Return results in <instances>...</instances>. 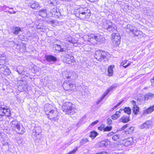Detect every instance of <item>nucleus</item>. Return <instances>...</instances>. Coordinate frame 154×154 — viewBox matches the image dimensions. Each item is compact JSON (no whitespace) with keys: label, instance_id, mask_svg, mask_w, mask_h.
<instances>
[{"label":"nucleus","instance_id":"obj_1","mask_svg":"<svg viewBox=\"0 0 154 154\" xmlns=\"http://www.w3.org/2000/svg\"><path fill=\"white\" fill-rule=\"evenodd\" d=\"M75 105L70 102H66L64 103L63 106L62 110L63 112L66 113V114L69 115H73L75 112Z\"/></svg>","mask_w":154,"mask_h":154},{"label":"nucleus","instance_id":"obj_2","mask_svg":"<svg viewBox=\"0 0 154 154\" xmlns=\"http://www.w3.org/2000/svg\"><path fill=\"white\" fill-rule=\"evenodd\" d=\"M11 128L18 134H22L25 132V128L16 120L13 121L11 122Z\"/></svg>","mask_w":154,"mask_h":154},{"label":"nucleus","instance_id":"obj_3","mask_svg":"<svg viewBox=\"0 0 154 154\" xmlns=\"http://www.w3.org/2000/svg\"><path fill=\"white\" fill-rule=\"evenodd\" d=\"M103 27L104 30L111 32L115 30L116 28L115 25L109 20H106L103 22Z\"/></svg>","mask_w":154,"mask_h":154},{"label":"nucleus","instance_id":"obj_4","mask_svg":"<svg viewBox=\"0 0 154 154\" xmlns=\"http://www.w3.org/2000/svg\"><path fill=\"white\" fill-rule=\"evenodd\" d=\"M42 130L39 127H36L32 130V137L35 140H39L42 137Z\"/></svg>","mask_w":154,"mask_h":154},{"label":"nucleus","instance_id":"obj_5","mask_svg":"<svg viewBox=\"0 0 154 154\" xmlns=\"http://www.w3.org/2000/svg\"><path fill=\"white\" fill-rule=\"evenodd\" d=\"M54 107L51 105L46 104L44 106V110L47 116L53 114L58 115L57 110H54Z\"/></svg>","mask_w":154,"mask_h":154},{"label":"nucleus","instance_id":"obj_6","mask_svg":"<svg viewBox=\"0 0 154 154\" xmlns=\"http://www.w3.org/2000/svg\"><path fill=\"white\" fill-rule=\"evenodd\" d=\"M104 38L99 35H92L91 38H89L88 41L91 43H96L97 42H103Z\"/></svg>","mask_w":154,"mask_h":154},{"label":"nucleus","instance_id":"obj_7","mask_svg":"<svg viewBox=\"0 0 154 154\" xmlns=\"http://www.w3.org/2000/svg\"><path fill=\"white\" fill-rule=\"evenodd\" d=\"M79 12V17L82 18H88L91 15L90 11L87 8H80Z\"/></svg>","mask_w":154,"mask_h":154},{"label":"nucleus","instance_id":"obj_8","mask_svg":"<svg viewBox=\"0 0 154 154\" xmlns=\"http://www.w3.org/2000/svg\"><path fill=\"white\" fill-rule=\"evenodd\" d=\"M53 48L58 51L62 52L66 51V47L64 42L58 41V44H55L53 45Z\"/></svg>","mask_w":154,"mask_h":154},{"label":"nucleus","instance_id":"obj_9","mask_svg":"<svg viewBox=\"0 0 154 154\" xmlns=\"http://www.w3.org/2000/svg\"><path fill=\"white\" fill-rule=\"evenodd\" d=\"M106 55L105 51L99 50L95 52L94 57L97 60L101 61L103 59L106 58Z\"/></svg>","mask_w":154,"mask_h":154},{"label":"nucleus","instance_id":"obj_10","mask_svg":"<svg viewBox=\"0 0 154 154\" xmlns=\"http://www.w3.org/2000/svg\"><path fill=\"white\" fill-rule=\"evenodd\" d=\"M120 36L118 33H113L112 34L111 39L116 46L120 44Z\"/></svg>","mask_w":154,"mask_h":154},{"label":"nucleus","instance_id":"obj_11","mask_svg":"<svg viewBox=\"0 0 154 154\" xmlns=\"http://www.w3.org/2000/svg\"><path fill=\"white\" fill-rule=\"evenodd\" d=\"M66 77L67 79L74 80L78 78V75L74 72H69L66 74Z\"/></svg>","mask_w":154,"mask_h":154},{"label":"nucleus","instance_id":"obj_12","mask_svg":"<svg viewBox=\"0 0 154 154\" xmlns=\"http://www.w3.org/2000/svg\"><path fill=\"white\" fill-rule=\"evenodd\" d=\"M37 13L39 16L42 17L46 18L47 17V9L45 8H43L38 11Z\"/></svg>","mask_w":154,"mask_h":154},{"label":"nucleus","instance_id":"obj_13","mask_svg":"<svg viewBox=\"0 0 154 154\" xmlns=\"http://www.w3.org/2000/svg\"><path fill=\"white\" fill-rule=\"evenodd\" d=\"M45 59L49 62H55L57 61V58L51 55H46L45 56Z\"/></svg>","mask_w":154,"mask_h":154},{"label":"nucleus","instance_id":"obj_14","mask_svg":"<svg viewBox=\"0 0 154 154\" xmlns=\"http://www.w3.org/2000/svg\"><path fill=\"white\" fill-rule=\"evenodd\" d=\"M51 13L52 14V16L58 17L60 15V13L59 10L57 8H54L51 11Z\"/></svg>","mask_w":154,"mask_h":154},{"label":"nucleus","instance_id":"obj_15","mask_svg":"<svg viewBox=\"0 0 154 154\" xmlns=\"http://www.w3.org/2000/svg\"><path fill=\"white\" fill-rule=\"evenodd\" d=\"M29 5L33 9H38L40 8L39 4L37 2L33 1L29 3Z\"/></svg>","mask_w":154,"mask_h":154},{"label":"nucleus","instance_id":"obj_16","mask_svg":"<svg viewBox=\"0 0 154 154\" xmlns=\"http://www.w3.org/2000/svg\"><path fill=\"white\" fill-rule=\"evenodd\" d=\"M135 28L136 27L135 26L132 25L128 24L125 26V29L127 32L129 33L131 32L132 33H133Z\"/></svg>","mask_w":154,"mask_h":154},{"label":"nucleus","instance_id":"obj_17","mask_svg":"<svg viewBox=\"0 0 154 154\" xmlns=\"http://www.w3.org/2000/svg\"><path fill=\"white\" fill-rule=\"evenodd\" d=\"M66 62L68 64H70L71 65L73 63V61H74V57L72 55H67L66 56H65Z\"/></svg>","mask_w":154,"mask_h":154},{"label":"nucleus","instance_id":"obj_18","mask_svg":"<svg viewBox=\"0 0 154 154\" xmlns=\"http://www.w3.org/2000/svg\"><path fill=\"white\" fill-rule=\"evenodd\" d=\"M152 122H147L140 126V128L142 129L148 128L152 127Z\"/></svg>","mask_w":154,"mask_h":154},{"label":"nucleus","instance_id":"obj_19","mask_svg":"<svg viewBox=\"0 0 154 154\" xmlns=\"http://www.w3.org/2000/svg\"><path fill=\"white\" fill-rule=\"evenodd\" d=\"M133 35H134L135 36H137L139 38H141L143 36V32L141 31L137 30L136 28L133 33H132Z\"/></svg>","mask_w":154,"mask_h":154},{"label":"nucleus","instance_id":"obj_20","mask_svg":"<svg viewBox=\"0 0 154 154\" xmlns=\"http://www.w3.org/2000/svg\"><path fill=\"white\" fill-rule=\"evenodd\" d=\"M132 141V138H128L127 139H124L123 140V144L125 146H128L130 145Z\"/></svg>","mask_w":154,"mask_h":154},{"label":"nucleus","instance_id":"obj_21","mask_svg":"<svg viewBox=\"0 0 154 154\" xmlns=\"http://www.w3.org/2000/svg\"><path fill=\"white\" fill-rule=\"evenodd\" d=\"M1 110L0 112H3L5 116H9V115L10 114V111L9 109L7 108L6 109L4 107H1L0 108Z\"/></svg>","mask_w":154,"mask_h":154},{"label":"nucleus","instance_id":"obj_22","mask_svg":"<svg viewBox=\"0 0 154 154\" xmlns=\"http://www.w3.org/2000/svg\"><path fill=\"white\" fill-rule=\"evenodd\" d=\"M12 31L14 34L17 35L21 31V29L19 27H14L12 28Z\"/></svg>","mask_w":154,"mask_h":154},{"label":"nucleus","instance_id":"obj_23","mask_svg":"<svg viewBox=\"0 0 154 154\" xmlns=\"http://www.w3.org/2000/svg\"><path fill=\"white\" fill-rule=\"evenodd\" d=\"M118 85L116 84H115L112 85L107 90L106 92H104V94L106 96L111 91L113 90L114 89H115L118 86Z\"/></svg>","mask_w":154,"mask_h":154},{"label":"nucleus","instance_id":"obj_24","mask_svg":"<svg viewBox=\"0 0 154 154\" xmlns=\"http://www.w3.org/2000/svg\"><path fill=\"white\" fill-rule=\"evenodd\" d=\"M17 71L19 73V74H22L23 75L24 74L25 72L24 71V68L22 66H19L16 69Z\"/></svg>","mask_w":154,"mask_h":154},{"label":"nucleus","instance_id":"obj_25","mask_svg":"<svg viewBox=\"0 0 154 154\" xmlns=\"http://www.w3.org/2000/svg\"><path fill=\"white\" fill-rule=\"evenodd\" d=\"M154 110V105L144 111V113L145 114H147L152 112Z\"/></svg>","mask_w":154,"mask_h":154},{"label":"nucleus","instance_id":"obj_26","mask_svg":"<svg viewBox=\"0 0 154 154\" xmlns=\"http://www.w3.org/2000/svg\"><path fill=\"white\" fill-rule=\"evenodd\" d=\"M70 82L69 81H65L63 84V87L64 89L66 91H68L69 89Z\"/></svg>","mask_w":154,"mask_h":154},{"label":"nucleus","instance_id":"obj_27","mask_svg":"<svg viewBox=\"0 0 154 154\" xmlns=\"http://www.w3.org/2000/svg\"><path fill=\"white\" fill-rule=\"evenodd\" d=\"M154 97V94L149 93L148 94H146L144 96V100H151Z\"/></svg>","mask_w":154,"mask_h":154},{"label":"nucleus","instance_id":"obj_28","mask_svg":"<svg viewBox=\"0 0 154 154\" xmlns=\"http://www.w3.org/2000/svg\"><path fill=\"white\" fill-rule=\"evenodd\" d=\"M120 110L121 111H124V112L128 115H130L131 113V109L128 107H125L124 109H120Z\"/></svg>","mask_w":154,"mask_h":154},{"label":"nucleus","instance_id":"obj_29","mask_svg":"<svg viewBox=\"0 0 154 154\" xmlns=\"http://www.w3.org/2000/svg\"><path fill=\"white\" fill-rule=\"evenodd\" d=\"M47 22L51 24L54 25L58 26L59 25L60 23L58 21L56 20H53L52 19H49Z\"/></svg>","mask_w":154,"mask_h":154},{"label":"nucleus","instance_id":"obj_30","mask_svg":"<svg viewBox=\"0 0 154 154\" xmlns=\"http://www.w3.org/2000/svg\"><path fill=\"white\" fill-rule=\"evenodd\" d=\"M130 120V118L128 116H122L120 120V122L123 123L127 122L129 121Z\"/></svg>","mask_w":154,"mask_h":154},{"label":"nucleus","instance_id":"obj_31","mask_svg":"<svg viewBox=\"0 0 154 154\" xmlns=\"http://www.w3.org/2000/svg\"><path fill=\"white\" fill-rule=\"evenodd\" d=\"M89 141L88 139L87 138H84L82 139L80 142V143L81 145L85 146L87 143Z\"/></svg>","mask_w":154,"mask_h":154},{"label":"nucleus","instance_id":"obj_32","mask_svg":"<svg viewBox=\"0 0 154 154\" xmlns=\"http://www.w3.org/2000/svg\"><path fill=\"white\" fill-rule=\"evenodd\" d=\"M82 91L81 90H80V91L82 92V94L84 95H88L90 94V92L88 91L87 89H85V86H83L82 87Z\"/></svg>","mask_w":154,"mask_h":154},{"label":"nucleus","instance_id":"obj_33","mask_svg":"<svg viewBox=\"0 0 154 154\" xmlns=\"http://www.w3.org/2000/svg\"><path fill=\"white\" fill-rule=\"evenodd\" d=\"M98 134L96 131H93L90 132L89 137L93 139L95 138Z\"/></svg>","mask_w":154,"mask_h":154},{"label":"nucleus","instance_id":"obj_34","mask_svg":"<svg viewBox=\"0 0 154 154\" xmlns=\"http://www.w3.org/2000/svg\"><path fill=\"white\" fill-rule=\"evenodd\" d=\"M122 136L120 134H115L112 136V139L114 141H116L118 139H120L122 140Z\"/></svg>","mask_w":154,"mask_h":154},{"label":"nucleus","instance_id":"obj_35","mask_svg":"<svg viewBox=\"0 0 154 154\" xmlns=\"http://www.w3.org/2000/svg\"><path fill=\"white\" fill-rule=\"evenodd\" d=\"M113 67L114 66H110L108 68V71L109 75V76H112L113 74Z\"/></svg>","mask_w":154,"mask_h":154},{"label":"nucleus","instance_id":"obj_36","mask_svg":"<svg viewBox=\"0 0 154 154\" xmlns=\"http://www.w3.org/2000/svg\"><path fill=\"white\" fill-rule=\"evenodd\" d=\"M98 145L100 147L104 148L106 147L107 146V143L104 141H103L99 143Z\"/></svg>","mask_w":154,"mask_h":154},{"label":"nucleus","instance_id":"obj_37","mask_svg":"<svg viewBox=\"0 0 154 154\" xmlns=\"http://www.w3.org/2000/svg\"><path fill=\"white\" fill-rule=\"evenodd\" d=\"M48 2L50 6L56 5L57 4L56 0H49L48 1Z\"/></svg>","mask_w":154,"mask_h":154},{"label":"nucleus","instance_id":"obj_38","mask_svg":"<svg viewBox=\"0 0 154 154\" xmlns=\"http://www.w3.org/2000/svg\"><path fill=\"white\" fill-rule=\"evenodd\" d=\"M67 40L69 42L73 44L77 43V41L75 40L74 38H72L71 37H69L68 38Z\"/></svg>","mask_w":154,"mask_h":154},{"label":"nucleus","instance_id":"obj_39","mask_svg":"<svg viewBox=\"0 0 154 154\" xmlns=\"http://www.w3.org/2000/svg\"><path fill=\"white\" fill-rule=\"evenodd\" d=\"M132 111L134 115L138 114V112H139V107L137 106L133 107Z\"/></svg>","mask_w":154,"mask_h":154},{"label":"nucleus","instance_id":"obj_40","mask_svg":"<svg viewBox=\"0 0 154 154\" xmlns=\"http://www.w3.org/2000/svg\"><path fill=\"white\" fill-rule=\"evenodd\" d=\"M70 82V85H69V90L72 91L74 90L76 88L75 85V84L72 83H71V81H69Z\"/></svg>","mask_w":154,"mask_h":154},{"label":"nucleus","instance_id":"obj_41","mask_svg":"<svg viewBox=\"0 0 154 154\" xmlns=\"http://www.w3.org/2000/svg\"><path fill=\"white\" fill-rule=\"evenodd\" d=\"M53 116H47V117L50 120H51V121H54V122H55L57 121L58 118L57 117L55 116V117H52Z\"/></svg>","mask_w":154,"mask_h":154},{"label":"nucleus","instance_id":"obj_42","mask_svg":"<svg viewBox=\"0 0 154 154\" xmlns=\"http://www.w3.org/2000/svg\"><path fill=\"white\" fill-rule=\"evenodd\" d=\"M11 73V72L7 66V69H5L4 74L5 75H9Z\"/></svg>","mask_w":154,"mask_h":154},{"label":"nucleus","instance_id":"obj_43","mask_svg":"<svg viewBox=\"0 0 154 154\" xmlns=\"http://www.w3.org/2000/svg\"><path fill=\"white\" fill-rule=\"evenodd\" d=\"M106 96L103 94V95L100 98V99H99L97 101V104H98L102 100H103L105 97Z\"/></svg>","mask_w":154,"mask_h":154},{"label":"nucleus","instance_id":"obj_44","mask_svg":"<svg viewBox=\"0 0 154 154\" xmlns=\"http://www.w3.org/2000/svg\"><path fill=\"white\" fill-rule=\"evenodd\" d=\"M7 68V66L5 65L2 67L0 69V72L3 73H4V72L6 69Z\"/></svg>","mask_w":154,"mask_h":154},{"label":"nucleus","instance_id":"obj_45","mask_svg":"<svg viewBox=\"0 0 154 154\" xmlns=\"http://www.w3.org/2000/svg\"><path fill=\"white\" fill-rule=\"evenodd\" d=\"M123 101H124L123 100H122L119 103H118V104H117L115 106H114L112 109V110H113L114 109H115L117 107H118V106H119L120 104H121L123 103Z\"/></svg>","mask_w":154,"mask_h":154},{"label":"nucleus","instance_id":"obj_46","mask_svg":"<svg viewBox=\"0 0 154 154\" xmlns=\"http://www.w3.org/2000/svg\"><path fill=\"white\" fill-rule=\"evenodd\" d=\"M112 128V127L111 126H107L106 127L104 128V131H110Z\"/></svg>","mask_w":154,"mask_h":154},{"label":"nucleus","instance_id":"obj_47","mask_svg":"<svg viewBox=\"0 0 154 154\" xmlns=\"http://www.w3.org/2000/svg\"><path fill=\"white\" fill-rule=\"evenodd\" d=\"M78 147H76L72 151H70L68 154H74L75 152L76 151L78 150Z\"/></svg>","mask_w":154,"mask_h":154},{"label":"nucleus","instance_id":"obj_48","mask_svg":"<svg viewBox=\"0 0 154 154\" xmlns=\"http://www.w3.org/2000/svg\"><path fill=\"white\" fill-rule=\"evenodd\" d=\"M128 125L126 124L125 125L123 126L122 128H119L118 131H122V130H124L126 128L128 127Z\"/></svg>","mask_w":154,"mask_h":154},{"label":"nucleus","instance_id":"obj_49","mask_svg":"<svg viewBox=\"0 0 154 154\" xmlns=\"http://www.w3.org/2000/svg\"><path fill=\"white\" fill-rule=\"evenodd\" d=\"M125 63L124 62H122L121 63V65L123 66V67H124L125 68H126L127 67H128L130 65V63H128L127 65H125Z\"/></svg>","mask_w":154,"mask_h":154},{"label":"nucleus","instance_id":"obj_50","mask_svg":"<svg viewBox=\"0 0 154 154\" xmlns=\"http://www.w3.org/2000/svg\"><path fill=\"white\" fill-rule=\"evenodd\" d=\"M105 128L104 125H101L100 126L98 127V129L101 131L103 130L104 131V128Z\"/></svg>","mask_w":154,"mask_h":154},{"label":"nucleus","instance_id":"obj_51","mask_svg":"<svg viewBox=\"0 0 154 154\" xmlns=\"http://www.w3.org/2000/svg\"><path fill=\"white\" fill-rule=\"evenodd\" d=\"M85 119V116H83L80 120V121L78 122L79 124H82V122Z\"/></svg>","mask_w":154,"mask_h":154},{"label":"nucleus","instance_id":"obj_52","mask_svg":"<svg viewBox=\"0 0 154 154\" xmlns=\"http://www.w3.org/2000/svg\"><path fill=\"white\" fill-rule=\"evenodd\" d=\"M134 129V127H131L129 128L128 130L129 133L131 134L133 133Z\"/></svg>","mask_w":154,"mask_h":154},{"label":"nucleus","instance_id":"obj_53","mask_svg":"<svg viewBox=\"0 0 154 154\" xmlns=\"http://www.w3.org/2000/svg\"><path fill=\"white\" fill-rule=\"evenodd\" d=\"M123 135L122 136V137H123V135H124V134H131L129 132V131L128 130H127V131H124L122 132Z\"/></svg>","mask_w":154,"mask_h":154},{"label":"nucleus","instance_id":"obj_54","mask_svg":"<svg viewBox=\"0 0 154 154\" xmlns=\"http://www.w3.org/2000/svg\"><path fill=\"white\" fill-rule=\"evenodd\" d=\"M98 122H99V121L98 120H97L96 121H95L92 122L91 123V125L92 126H94L95 125L97 124L98 123Z\"/></svg>","mask_w":154,"mask_h":154},{"label":"nucleus","instance_id":"obj_55","mask_svg":"<svg viewBox=\"0 0 154 154\" xmlns=\"http://www.w3.org/2000/svg\"><path fill=\"white\" fill-rule=\"evenodd\" d=\"M107 123L108 125H110L112 123V120L111 119H108L107 120Z\"/></svg>","mask_w":154,"mask_h":154},{"label":"nucleus","instance_id":"obj_56","mask_svg":"<svg viewBox=\"0 0 154 154\" xmlns=\"http://www.w3.org/2000/svg\"><path fill=\"white\" fill-rule=\"evenodd\" d=\"M2 144L3 146L8 145V144L7 142L5 141H4V140L2 142Z\"/></svg>","mask_w":154,"mask_h":154},{"label":"nucleus","instance_id":"obj_57","mask_svg":"<svg viewBox=\"0 0 154 154\" xmlns=\"http://www.w3.org/2000/svg\"><path fill=\"white\" fill-rule=\"evenodd\" d=\"M121 111H122L120 110L119 111H117L116 112L115 114L113 115L112 116H119V114L121 113Z\"/></svg>","mask_w":154,"mask_h":154},{"label":"nucleus","instance_id":"obj_58","mask_svg":"<svg viewBox=\"0 0 154 154\" xmlns=\"http://www.w3.org/2000/svg\"><path fill=\"white\" fill-rule=\"evenodd\" d=\"M131 104L133 105V107L137 106L136 105V102L134 100H132L131 101Z\"/></svg>","mask_w":154,"mask_h":154},{"label":"nucleus","instance_id":"obj_59","mask_svg":"<svg viewBox=\"0 0 154 154\" xmlns=\"http://www.w3.org/2000/svg\"><path fill=\"white\" fill-rule=\"evenodd\" d=\"M151 82L152 83V86H154V76L151 79Z\"/></svg>","mask_w":154,"mask_h":154},{"label":"nucleus","instance_id":"obj_60","mask_svg":"<svg viewBox=\"0 0 154 154\" xmlns=\"http://www.w3.org/2000/svg\"><path fill=\"white\" fill-rule=\"evenodd\" d=\"M119 116H111L112 119L115 120L119 118Z\"/></svg>","mask_w":154,"mask_h":154},{"label":"nucleus","instance_id":"obj_61","mask_svg":"<svg viewBox=\"0 0 154 154\" xmlns=\"http://www.w3.org/2000/svg\"><path fill=\"white\" fill-rule=\"evenodd\" d=\"M114 134L113 132H110L107 134V136L109 137L112 136Z\"/></svg>","mask_w":154,"mask_h":154},{"label":"nucleus","instance_id":"obj_62","mask_svg":"<svg viewBox=\"0 0 154 154\" xmlns=\"http://www.w3.org/2000/svg\"><path fill=\"white\" fill-rule=\"evenodd\" d=\"M100 154H109V153L108 152H101L99 153Z\"/></svg>","mask_w":154,"mask_h":154},{"label":"nucleus","instance_id":"obj_63","mask_svg":"<svg viewBox=\"0 0 154 154\" xmlns=\"http://www.w3.org/2000/svg\"><path fill=\"white\" fill-rule=\"evenodd\" d=\"M91 2H97L99 0H89Z\"/></svg>","mask_w":154,"mask_h":154},{"label":"nucleus","instance_id":"obj_64","mask_svg":"<svg viewBox=\"0 0 154 154\" xmlns=\"http://www.w3.org/2000/svg\"><path fill=\"white\" fill-rule=\"evenodd\" d=\"M17 143H18V144H20L21 143V140H20H20H17Z\"/></svg>","mask_w":154,"mask_h":154}]
</instances>
